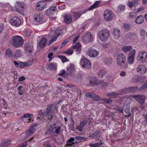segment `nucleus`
<instances>
[{
  "mask_svg": "<svg viewBox=\"0 0 147 147\" xmlns=\"http://www.w3.org/2000/svg\"><path fill=\"white\" fill-rule=\"evenodd\" d=\"M53 106L52 104H50L48 105L46 110H38V113L40 115L43 116H46L48 119L51 121L53 118L52 109Z\"/></svg>",
  "mask_w": 147,
  "mask_h": 147,
  "instance_id": "1",
  "label": "nucleus"
},
{
  "mask_svg": "<svg viewBox=\"0 0 147 147\" xmlns=\"http://www.w3.org/2000/svg\"><path fill=\"white\" fill-rule=\"evenodd\" d=\"M56 125L55 123H54L52 125H50L47 129L46 134L49 135L52 134L54 133L56 134H59L60 132L61 127L58 126L57 127L56 126Z\"/></svg>",
  "mask_w": 147,
  "mask_h": 147,
  "instance_id": "2",
  "label": "nucleus"
},
{
  "mask_svg": "<svg viewBox=\"0 0 147 147\" xmlns=\"http://www.w3.org/2000/svg\"><path fill=\"white\" fill-rule=\"evenodd\" d=\"M13 45L16 48L21 47L23 44L24 40L22 37L19 36H14L12 38Z\"/></svg>",
  "mask_w": 147,
  "mask_h": 147,
  "instance_id": "3",
  "label": "nucleus"
},
{
  "mask_svg": "<svg viewBox=\"0 0 147 147\" xmlns=\"http://www.w3.org/2000/svg\"><path fill=\"white\" fill-rule=\"evenodd\" d=\"M126 60L125 55L123 54H119L117 57V63L118 65L121 67H124L125 65Z\"/></svg>",
  "mask_w": 147,
  "mask_h": 147,
  "instance_id": "4",
  "label": "nucleus"
},
{
  "mask_svg": "<svg viewBox=\"0 0 147 147\" xmlns=\"http://www.w3.org/2000/svg\"><path fill=\"white\" fill-rule=\"evenodd\" d=\"M80 63L82 67L86 69H89L91 67V63L90 60L83 56L81 58Z\"/></svg>",
  "mask_w": 147,
  "mask_h": 147,
  "instance_id": "5",
  "label": "nucleus"
},
{
  "mask_svg": "<svg viewBox=\"0 0 147 147\" xmlns=\"http://www.w3.org/2000/svg\"><path fill=\"white\" fill-rule=\"evenodd\" d=\"M34 21L38 24H41L45 22L44 20V16L41 13L35 14L33 17Z\"/></svg>",
  "mask_w": 147,
  "mask_h": 147,
  "instance_id": "6",
  "label": "nucleus"
},
{
  "mask_svg": "<svg viewBox=\"0 0 147 147\" xmlns=\"http://www.w3.org/2000/svg\"><path fill=\"white\" fill-rule=\"evenodd\" d=\"M103 16L105 20L107 21L111 20L114 16L112 11L109 9H107L105 11Z\"/></svg>",
  "mask_w": 147,
  "mask_h": 147,
  "instance_id": "7",
  "label": "nucleus"
},
{
  "mask_svg": "<svg viewBox=\"0 0 147 147\" xmlns=\"http://www.w3.org/2000/svg\"><path fill=\"white\" fill-rule=\"evenodd\" d=\"M15 6L17 12L21 14H23V11L25 7V5L23 3L17 2L15 4Z\"/></svg>",
  "mask_w": 147,
  "mask_h": 147,
  "instance_id": "8",
  "label": "nucleus"
},
{
  "mask_svg": "<svg viewBox=\"0 0 147 147\" xmlns=\"http://www.w3.org/2000/svg\"><path fill=\"white\" fill-rule=\"evenodd\" d=\"M99 52L93 48H90L87 52V54L90 57L92 58L96 57L98 55Z\"/></svg>",
  "mask_w": 147,
  "mask_h": 147,
  "instance_id": "9",
  "label": "nucleus"
},
{
  "mask_svg": "<svg viewBox=\"0 0 147 147\" xmlns=\"http://www.w3.org/2000/svg\"><path fill=\"white\" fill-rule=\"evenodd\" d=\"M47 5V3L45 1H40L36 3L35 8L37 10L41 11L46 8Z\"/></svg>",
  "mask_w": 147,
  "mask_h": 147,
  "instance_id": "10",
  "label": "nucleus"
},
{
  "mask_svg": "<svg viewBox=\"0 0 147 147\" xmlns=\"http://www.w3.org/2000/svg\"><path fill=\"white\" fill-rule=\"evenodd\" d=\"M138 58L142 63H144L147 59V52L144 51L140 52Z\"/></svg>",
  "mask_w": 147,
  "mask_h": 147,
  "instance_id": "11",
  "label": "nucleus"
},
{
  "mask_svg": "<svg viewBox=\"0 0 147 147\" xmlns=\"http://www.w3.org/2000/svg\"><path fill=\"white\" fill-rule=\"evenodd\" d=\"M93 40V35L90 32H87L85 34L83 38V41L86 43L91 42Z\"/></svg>",
  "mask_w": 147,
  "mask_h": 147,
  "instance_id": "12",
  "label": "nucleus"
},
{
  "mask_svg": "<svg viewBox=\"0 0 147 147\" xmlns=\"http://www.w3.org/2000/svg\"><path fill=\"white\" fill-rule=\"evenodd\" d=\"M10 22L13 25L18 26L20 24L21 20L18 17H13L11 18L10 20Z\"/></svg>",
  "mask_w": 147,
  "mask_h": 147,
  "instance_id": "13",
  "label": "nucleus"
},
{
  "mask_svg": "<svg viewBox=\"0 0 147 147\" xmlns=\"http://www.w3.org/2000/svg\"><path fill=\"white\" fill-rule=\"evenodd\" d=\"M135 53L136 51L135 49L131 50L130 52L128 58V61L129 64H131L133 62L135 56Z\"/></svg>",
  "mask_w": 147,
  "mask_h": 147,
  "instance_id": "14",
  "label": "nucleus"
},
{
  "mask_svg": "<svg viewBox=\"0 0 147 147\" xmlns=\"http://www.w3.org/2000/svg\"><path fill=\"white\" fill-rule=\"evenodd\" d=\"M102 40L105 41L109 38L110 36L109 31L108 30L104 29L102 31Z\"/></svg>",
  "mask_w": 147,
  "mask_h": 147,
  "instance_id": "15",
  "label": "nucleus"
},
{
  "mask_svg": "<svg viewBox=\"0 0 147 147\" xmlns=\"http://www.w3.org/2000/svg\"><path fill=\"white\" fill-rule=\"evenodd\" d=\"M24 49L26 52L30 55H32L33 50V46L29 43H26L24 46Z\"/></svg>",
  "mask_w": 147,
  "mask_h": 147,
  "instance_id": "16",
  "label": "nucleus"
},
{
  "mask_svg": "<svg viewBox=\"0 0 147 147\" xmlns=\"http://www.w3.org/2000/svg\"><path fill=\"white\" fill-rule=\"evenodd\" d=\"M132 97L136 99L140 103L142 104L144 102L146 98L143 95H135L132 96Z\"/></svg>",
  "mask_w": 147,
  "mask_h": 147,
  "instance_id": "17",
  "label": "nucleus"
},
{
  "mask_svg": "<svg viewBox=\"0 0 147 147\" xmlns=\"http://www.w3.org/2000/svg\"><path fill=\"white\" fill-rule=\"evenodd\" d=\"M137 72L141 74H143L146 71V68L144 65H140L138 66L136 68Z\"/></svg>",
  "mask_w": 147,
  "mask_h": 147,
  "instance_id": "18",
  "label": "nucleus"
},
{
  "mask_svg": "<svg viewBox=\"0 0 147 147\" xmlns=\"http://www.w3.org/2000/svg\"><path fill=\"white\" fill-rule=\"evenodd\" d=\"M54 34V35L53 36L52 38L49 40V44H51L55 41L57 37L58 36L60 35L59 33L57 34H56V32L55 31H54L51 32L50 33L49 35L50 36H51V37H52V34Z\"/></svg>",
  "mask_w": 147,
  "mask_h": 147,
  "instance_id": "19",
  "label": "nucleus"
},
{
  "mask_svg": "<svg viewBox=\"0 0 147 147\" xmlns=\"http://www.w3.org/2000/svg\"><path fill=\"white\" fill-rule=\"evenodd\" d=\"M56 10V7H51L45 11V13L47 15H53L55 13Z\"/></svg>",
  "mask_w": 147,
  "mask_h": 147,
  "instance_id": "20",
  "label": "nucleus"
},
{
  "mask_svg": "<svg viewBox=\"0 0 147 147\" xmlns=\"http://www.w3.org/2000/svg\"><path fill=\"white\" fill-rule=\"evenodd\" d=\"M100 132H95L93 134H91L89 136V137L95 139L96 140L98 139V140L101 141L100 140V137L98 138V137H100Z\"/></svg>",
  "mask_w": 147,
  "mask_h": 147,
  "instance_id": "21",
  "label": "nucleus"
},
{
  "mask_svg": "<svg viewBox=\"0 0 147 147\" xmlns=\"http://www.w3.org/2000/svg\"><path fill=\"white\" fill-rule=\"evenodd\" d=\"M138 88L137 87H131L129 88H125L122 90L121 91H123V93H126L129 92H133L136 90Z\"/></svg>",
  "mask_w": 147,
  "mask_h": 147,
  "instance_id": "22",
  "label": "nucleus"
},
{
  "mask_svg": "<svg viewBox=\"0 0 147 147\" xmlns=\"http://www.w3.org/2000/svg\"><path fill=\"white\" fill-rule=\"evenodd\" d=\"M121 90L120 91V93H109L107 94V96L110 98H117L121 94H122L124 93H123V91H121Z\"/></svg>",
  "mask_w": 147,
  "mask_h": 147,
  "instance_id": "23",
  "label": "nucleus"
},
{
  "mask_svg": "<svg viewBox=\"0 0 147 147\" xmlns=\"http://www.w3.org/2000/svg\"><path fill=\"white\" fill-rule=\"evenodd\" d=\"M81 47L82 46L80 43L77 42L75 45L73 46V49H76V53L79 54L81 51Z\"/></svg>",
  "mask_w": 147,
  "mask_h": 147,
  "instance_id": "24",
  "label": "nucleus"
},
{
  "mask_svg": "<svg viewBox=\"0 0 147 147\" xmlns=\"http://www.w3.org/2000/svg\"><path fill=\"white\" fill-rule=\"evenodd\" d=\"M144 21V18L143 16L140 15L136 18L135 22L138 24H142Z\"/></svg>",
  "mask_w": 147,
  "mask_h": 147,
  "instance_id": "25",
  "label": "nucleus"
},
{
  "mask_svg": "<svg viewBox=\"0 0 147 147\" xmlns=\"http://www.w3.org/2000/svg\"><path fill=\"white\" fill-rule=\"evenodd\" d=\"M64 22L66 23L69 24L72 20L71 16L70 14H66L64 16Z\"/></svg>",
  "mask_w": 147,
  "mask_h": 147,
  "instance_id": "26",
  "label": "nucleus"
},
{
  "mask_svg": "<svg viewBox=\"0 0 147 147\" xmlns=\"http://www.w3.org/2000/svg\"><path fill=\"white\" fill-rule=\"evenodd\" d=\"M11 140H9L2 141L0 143V147H6L9 146L11 144Z\"/></svg>",
  "mask_w": 147,
  "mask_h": 147,
  "instance_id": "27",
  "label": "nucleus"
},
{
  "mask_svg": "<svg viewBox=\"0 0 147 147\" xmlns=\"http://www.w3.org/2000/svg\"><path fill=\"white\" fill-rule=\"evenodd\" d=\"M67 70L68 74L73 73L75 71L74 65L73 64H70L67 67Z\"/></svg>",
  "mask_w": 147,
  "mask_h": 147,
  "instance_id": "28",
  "label": "nucleus"
},
{
  "mask_svg": "<svg viewBox=\"0 0 147 147\" xmlns=\"http://www.w3.org/2000/svg\"><path fill=\"white\" fill-rule=\"evenodd\" d=\"M47 44V39L46 38H43L40 41L39 43V47L42 49L44 48Z\"/></svg>",
  "mask_w": 147,
  "mask_h": 147,
  "instance_id": "29",
  "label": "nucleus"
},
{
  "mask_svg": "<svg viewBox=\"0 0 147 147\" xmlns=\"http://www.w3.org/2000/svg\"><path fill=\"white\" fill-rule=\"evenodd\" d=\"M100 1H97L93 5H92L88 9V10L93 9L98 7L100 4Z\"/></svg>",
  "mask_w": 147,
  "mask_h": 147,
  "instance_id": "30",
  "label": "nucleus"
},
{
  "mask_svg": "<svg viewBox=\"0 0 147 147\" xmlns=\"http://www.w3.org/2000/svg\"><path fill=\"white\" fill-rule=\"evenodd\" d=\"M71 14L72 16L74 18L75 20H76L82 15V13L80 11H78L76 13L72 12Z\"/></svg>",
  "mask_w": 147,
  "mask_h": 147,
  "instance_id": "31",
  "label": "nucleus"
},
{
  "mask_svg": "<svg viewBox=\"0 0 147 147\" xmlns=\"http://www.w3.org/2000/svg\"><path fill=\"white\" fill-rule=\"evenodd\" d=\"M5 55L7 57L12 58L13 57V54L11 50L9 49H7L5 52Z\"/></svg>",
  "mask_w": 147,
  "mask_h": 147,
  "instance_id": "32",
  "label": "nucleus"
},
{
  "mask_svg": "<svg viewBox=\"0 0 147 147\" xmlns=\"http://www.w3.org/2000/svg\"><path fill=\"white\" fill-rule=\"evenodd\" d=\"M100 82L96 78H92L90 81V84L93 85H97L99 84Z\"/></svg>",
  "mask_w": 147,
  "mask_h": 147,
  "instance_id": "33",
  "label": "nucleus"
},
{
  "mask_svg": "<svg viewBox=\"0 0 147 147\" xmlns=\"http://www.w3.org/2000/svg\"><path fill=\"white\" fill-rule=\"evenodd\" d=\"M119 32L120 31L119 29L115 28L113 30V34L114 36H115L116 38H118L120 36Z\"/></svg>",
  "mask_w": 147,
  "mask_h": 147,
  "instance_id": "34",
  "label": "nucleus"
},
{
  "mask_svg": "<svg viewBox=\"0 0 147 147\" xmlns=\"http://www.w3.org/2000/svg\"><path fill=\"white\" fill-rule=\"evenodd\" d=\"M34 131V129L33 128H30V129L27 130L25 133V136L27 138L28 137L33 134Z\"/></svg>",
  "mask_w": 147,
  "mask_h": 147,
  "instance_id": "35",
  "label": "nucleus"
},
{
  "mask_svg": "<svg viewBox=\"0 0 147 147\" xmlns=\"http://www.w3.org/2000/svg\"><path fill=\"white\" fill-rule=\"evenodd\" d=\"M132 48V47L131 46H125L123 47L122 48V50L124 53H125L129 51Z\"/></svg>",
  "mask_w": 147,
  "mask_h": 147,
  "instance_id": "36",
  "label": "nucleus"
},
{
  "mask_svg": "<svg viewBox=\"0 0 147 147\" xmlns=\"http://www.w3.org/2000/svg\"><path fill=\"white\" fill-rule=\"evenodd\" d=\"M57 67V64L56 63H50L48 65L49 68L52 70H55Z\"/></svg>",
  "mask_w": 147,
  "mask_h": 147,
  "instance_id": "37",
  "label": "nucleus"
},
{
  "mask_svg": "<svg viewBox=\"0 0 147 147\" xmlns=\"http://www.w3.org/2000/svg\"><path fill=\"white\" fill-rule=\"evenodd\" d=\"M74 35V34H72L71 36H69L64 40L61 43L62 46L64 47L67 44V41L70 39L71 36Z\"/></svg>",
  "mask_w": 147,
  "mask_h": 147,
  "instance_id": "38",
  "label": "nucleus"
},
{
  "mask_svg": "<svg viewBox=\"0 0 147 147\" xmlns=\"http://www.w3.org/2000/svg\"><path fill=\"white\" fill-rule=\"evenodd\" d=\"M125 9V6L124 5H120L118 6L117 10L118 11L120 12L124 11Z\"/></svg>",
  "mask_w": 147,
  "mask_h": 147,
  "instance_id": "39",
  "label": "nucleus"
},
{
  "mask_svg": "<svg viewBox=\"0 0 147 147\" xmlns=\"http://www.w3.org/2000/svg\"><path fill=\"white\" fill-rule=\"evenodd\" d=\"M63 53L66 54L67 55H70L73 53V51L70 49H67L66 51H65Z\"/></svg>",
  "mask_w": 147,
  "mask_h": 147,
  "instance_id": "40",
  "label": "nucleus"
},
{
  "mask_svg": "<svg viewBox=\"0 0 147 147\" xmlns=\"http://www.w3.org/2000/svg\"><path fill=\"white\" fill-rule=\"evenodd\" d=\"M137 5V3L135 2V1H134L133 2L128 1V5L130 7H132Z\"/></svg>",
  "mask_w": 147,
  "mask_h": 147,
  "instance_id": "41",
  "label": "nucleus"
},
{
  "mask_svg": "<svg viewBox=\"0 0 147 147\" xmlns=\"http://www.w3.org/2000/svg\"><path fill=\"white\" fill-rule=\"evenodd\" d=\"M75 140V139L73 137L71 138L70 139H69L67 142V144H66L67 146L70 145L71 146V144H74V143H72V142L74 141Z\"/></svg>",
  "mask_w": 147,
  "mask_h": 147,
  "instance_id": "42",
  "label": "nucleus"
},
{
  "mask_svg": "<svg viewBox=\"0 0 147 147\" xmlns=\"http://www.w3.org/2000/svg\"><path fill=\"white\" fill-rule=\"evenodd\" d=\"M58 57L63 62H65L67 60V58L65 56L61 55L58 56Z\"/></svg>",
  "mask_w": 147,
  "mask_h": 147,
  "instance_id": "43",
  "label": "nucleus"
},
{
  "mask_svg": "<svg viewBox=\"0 0 147 147\" xmlns=\"http://www.w3.org/2000/svg\"><path fill=\"white\" fill-rule=\"evenodd\" d=\"M14 55L16 57H19L21 56L20 51L16 50L15 51Z\"/></svg>",
  "mask_w": 147,
  "mask_h": 147,
  "instance_id": "44",
  "label": "nucleus"
},
{
  "mask_svg": "<svg viewBox=\"0 0 147 147\" xmlns=\"http://www.w3.org/2000/svg\"><path fill=\"white\" fill-rule=\"evenodd\" d=\"M131 100H132L130 98H128L124 102V107H125L126 105H129L130 104L131 102Z\"/></svg>",
  "mask_w": 147,
  "mask_h": 147,
  "instance_id": "45",
  "label": "nucleus"
},
{
  "mask_svg": "<svg viewBox=\"0 0 147 147\" xmlns=\"http://www.w3.org/2000/svg\"><path fill=\"white\" fill-rule=\"evenodd\" d=\"M76 138L77 140H84V141H87L88 139L87 138L85 137L78 136L76 137Z\"/></svg>",
  "mask_w": 147,
  "mask_h": 147,
  "instance_id": "46",
  "label": "nucleus"
},
{
  "mask_svg": "<svg viewBox=\"0 0 147 147\" xmlns=\"http://www.w3.org/2000/svg\"><path fill=\"white\" fill-rule=\"evenodd\" d=\"M137 13L135 12H132L129 15V17L130 18H135L137 15Z\"/></svg>",
  "mask_w": 147,
  "mask_h": 147,
  "instance_id": "47",
  "label": "nucleus"
},
{
  "mask_svg": "<svg viewBox=\"0 0 147 147\" xmlns=\"http://www.w3.org/2000/svg\"><path fill=\"white\" fill-rule=\"evenodd\" d=\"M104 61L105 64L108 65L109 63H111L112 59L111 58H107L105 59Z\"/></svg>",
  "mask_w": 147,
  "mask_h": 147,
  "instance_id": "48",
  "label": "nucleus"
},
{
  "mask_svg": "<svg viewBox=\"0 0 147 147\" xmlns=\"http://www.w3.org/2000/svg\"><path fill=\"white\" fill-rule=\"evenodd\" d=\"M92 120V118L91 117V115H89L87 119H86L85 121H86L87 122V123L88 122L89 123V125H90V123L91 122Z\"/></svg>",
  "mask_w": 147,
  "mask_h": 147,
  "instance_id": "49",
  "label": "nucleus"
},
{
  "mask_svg": "<svg viewBox=\"0 0 147 147\" xmlns=\"http://www.w3.org/2000/svg\"><path fill=\"white\" fill-rule=\"evenodd\" d=\"M86 95L87 97L92 98L93 96L94 95V94L91 92H87L86 93Z\"/></svg>",
  "mask_w": 147,
  "mask_h": 147,
  "instance_id": "50",
  "label": "nucleus"
},
{
  "mask_svg": "<svg viewBox=\"0 0 147 147\" xmlns=\"http://www.w3.org/2000/svg\"><path fill=\"white\" fill-rule=\"evenodd\" d=\"M43 146L44 147H51L50 144L48 141H47L43 142Z\"/></svg>",
  "mask_w": 147,
  "mask_h": 147,
  "instance_id": "51",
  "label": "nucleus"
},
{
  "mask_svg": "<svg viewBox=\"0 0 147 147\" xmlns=\"http://www.w3.org/2000/svg\"><path fill=\"white\" fill-rule=\"evenodd\" d=\"M75 124L74 121L73 119L71 120V122L69 125L70 127L71 128L72 130H73L74 129V125Z\"/></svg>",
  "mask_w": 147,
  "mask_h": 147,
  "instance_id": "52",
  "label": "nucleus"
},
{
  "mask_svg": "<svg viewBox=\"0 0 147 147\" xmlns=\"http://www.w3.org/2000/svg\"><path fill=\"white\" fill-rule=\"evenodd\" d=\"M96 101H98L100 100V97L98 95L94 94V95L92 97Z\"/></svg>",
  "mask_w": 147,
  "mask_h": 147,
  "instance_id": "53",
  "label": "nucleus"
},
{
  "mask_svg": "<svg viewBox=\"0 0 147 147\" xmlns=\"http://www.w3.org/2000/svg\"><path fill=\"white\" fill-rule=\"evenodd\" d=\"M53 54L52 53H49L48 57L49 58V61H50L52 59V57L53 56Z\"/></svg>",
  "mask_w": 147,
  "mask_h": 147,
  "instance_id": "54",
  "label": "nucleus"
},
{
  "mask_svg": "<svg viewBox=\"0 0 147 147\" xmlns=\"http://www.w3.org/2000/svg\"><path fill=\"white\" fill-rule=\"evenodd\" d=\"M147 88V81L141 87H140L139 89L141 90L144 88Z\"/></svg>",
  "mask_w": 147,
  "mask_h": 147,
  "instance_id": "55",
  "label": "nucleus"
},
{
  "mask_svg": "<svg viewBox=\"0 0 147 147\" xmlns=\"http://www.w3.org/2000/svg\"><path fill=\"white\" fill-rule=\"evenodd\" d=\"M87 122L86 121H83L80 122V124L83 128L84 126L86 124Z\"/></svg>",
  "mask_w": 147,
  "mask_h": 147,
  "instance_id": "56",
  "label": "nucleus"
},
{
  "mask_svg": "<svg viewBox=\"0 0 147 147\" xmlns=\"http://www.w3.org/2000/svg\"><path fill=\"white\" fill-rule=\"evenodd\" d=\"M83 129V127L80 125L77 126L76 127V129L80 131H82Z\"/></svg>",
  "mask_w": 147,
  "mask_h": 147,
  "instance_id": "57",
  "label": "nucleus"
},
{
  "mask_svg": "<svg viewBox=\"0 0 147 147\" xmlns=\"http://www.w3.org/2000/svg\"><path fill=\"white\" fill-rule=\"evenodd\" d=\"M32 62L30 61H28L27 62L25 63V66L26 67H28L31 65L32 64Z\"/></svg>",
  "mask_w": 147,
  "mask_h": 147,
  "instance_id": "58",
  "label": "nucleus"
},
{
  "mask_svg": "<svg viewBox=\"0 0 147 147\" xmlns=\"http://www.w3.org/2000/svg\"><path fill=\"white\" fill-rule=\"evenodd\" d=\"M4 29V26L3 24L2 23L0 24V34L2 32V31Z\"/></svg>",
  "mask_w": 147,
  "mask_h": 147,
  "instance_id": "59",
  "label": "nucleus"
},
{
  "mask_svg": "<svg viewBox=\"0 0 147 147\" xmlns=\"http://www.w3.org/2000/svg\"><path fill=\"white\" fill-rule=\"evenodd\" d=\"M104 102L110 104L112 102V101L109 99H104L103 100Z\"/></svg>",
  "mask_w": 147,
  "mask_h": 147,
  "instance_id": "60",
  "label": "nucleus"
},
{
  "mask_svg": "<svg viewBox=\"0 0 147 147\" xmlns=\"http://www.w3.org/2000/svg\"><path fill=\"white\" fill-rule=\"evenodd\" d=\"M31 114L30 113H26L24 114L23 115V117L24 118H29L31 117Z\"/></svg>",
  "mask_w": 147,
  "mask_h": 147,
  "instance_id": "61",
  "label": "nucleus"
},
{
  "mask_svg": "<svg viewBox=\"0 0 147 147\" xmlns=\"http://www.w3.org/2000/svg\"><path fill=\"white\" fill-rule=\"evenodd\" d=\"M101 144V143L100 142L99 143H96L91 146V147H98V146Z\"/></svg>",
  "mask_w": 147,
  "mask_h": 147,
  "instance_id": "62",
  "label": "nucleus"
},
{
  "mask_svg": "<svg viewBox=\"0 0 147 147\" xmlns=\"http://www.w3.org/2000/svg\"><path fill=\"white\" fill-rule=\"evenodd\" d=\"M123 26L124 29L126 30L129 29L130 28L129 25L127 24H124Z\"/></svg>",
  "mask_w": 147,
  "mask_h": 147,
  "instance_id": "63",
  "label": "nucleus"
},
{
  "mask_svg": "<svg viewBox=\"0 0 147 147\" xmlns=\"http://www.w3.org/2000/svg\"><path fill=\"white\" fill-rule=\"evenodd\" d=\"M146 32V31L144 29H142L140 30V33L142 35H144Z\"/></svg>",
  "mask_w": 147,
  "mask_h": 147,
  "instance_id": "64",
  "label": "nucleus"
}]
</instances>
